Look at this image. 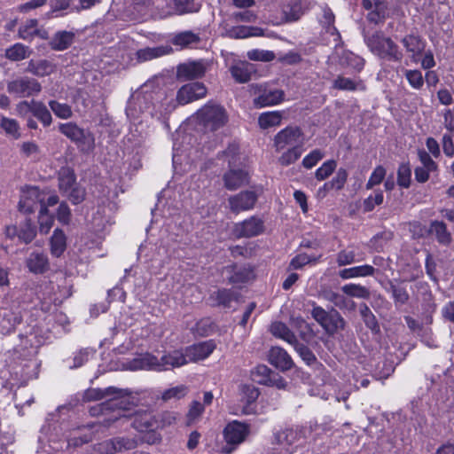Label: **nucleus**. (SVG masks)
Instances as JSON below:
<instances>
[{
    "label": "nucleus",
    "mask_w": 454,
    "mask_h": 454,
    "mask_svg": "<svg viewBox=\"0 0 454 454\" xmlns=\"http://www.w3.org/2000/svg\"><path fill=\"white\" fill-rule=\"evenodd\" d=\"M130 392L128 389L118 388L115 387H108L106 388H88L84 391L82 395L83 402H93L102 399L106 401L90 409L92 415L98 414L100 411L106 414L113 411V416L110 419L115 421L121 418L127 417L125 411L129 405V395Z\"/></svg>",
    "instance_id": "f257e3e1"
},
{
    "label": "nucleus",
    "mask_w": 454,
    "mask_h": 454,
    "mask_svg": "<svg viewBox=\"0 0 454 454\" xmlns=\"http://www.w3.org/2000/svg\"><path fill=\"white\" fill-rule=\"evenodd\" d=\"M188 363L185 353L173 350L163 355L160 359L150 353L140 355L126 363V368L130 371L152 370L162 372L176 367H181Z\"/></svg>",
    "instance_id": "f03ea898"
},
{
    "label": "nucleus",
    "mask_w": 454,
    "mask_h": 454,
    "mask_svg": "<svg viewBox=\"0 0 454 454\" xmlns=\"http://www.w3.org/2000/svg\"><path fill=\"white\" fill-rule=\"evenodd\" d=\"M364 40L370 51L379 59L387 61L401 62L403 53L399 46L381 30L372 34L364 32Z\"/></svg>",
    "instance_id": "7ed1b4c3"
},
{
    "label": "nucleus",
    "mask_w": 454,
    "mask_h": 454,
    "mask_svg": "<svg viewBox=\"0 0 454 454\" xmlns=\"http://www.w3.org/2000/svg\"><path fill=\"white\" fill-rule=\"evenodd\" d=\"M311 433L310 426L282 429L274 434L271 443L278 454H291L297 447L305 442Z\"/></svg>",
    "instance_id": "20e7f679"
},
{
    "label": "nucleus",
    "mask_w": 454,
    "mask_h": 454,
    "mask_svg": "<svg viewBox=\"0 0 454 454\" xmlns=\"http://www.w3.org/2000/svg\"><path fill=\"white\" fill-rule=\"evenodd\" d=\"M253 106L256 109L275 106L285 101L286 93L269 83H252L249 86Z\"/></svg>",
    "instance_id": "39448f33"
},
{
    "label": "nucleus",
    "mask_w": 454,
    "mask_h": 454,
    "mask_svg": "<svg viewBox=\"0 0 454 454\" xmlns=\"http://www.w3.org/2000/svg\"><path fill=\"white\" fill-rule=\"evenodd\" d=\"M199 124L205 131H215L228 121V114L223 106L208 102L196 113Z\"/></svg>",
    "instance_id": "423d86ee"
},
{
    "label": "nucleus",
    "mask_w": 454,
    "mask_h": 454,
    "mask_svg": "<svg viewBox=\"0 0 454 454\" xmlns=\"http://www.w3.org/2000/svg\"><path fill=\"white\" fill-rule=\"evenodd\" d=\"M311 316L315 321L329 334L333 335L339 330H343L346 322L341 315L334 309L327 311L324 308L312 303Z\"/></svg>",
    "instance_id": "0eeeda50"
},
{
    "label": "nucleus",
    "mask_w": 454,
    "mask_h": 454,
    "mask_svg": "<svg viewBox=\"0 0 454 454\" xmlns=\"http://www.w3.org/2000/svg\"><path fill=\"white\" fill-rule=\"evenodd\" d=\"M59 130L72 142L75 143L82 151H90L94 148L95 139L92 133L80 128L75 122L60 123Z\"/></svg>",
    "instance_id": "6e6552de"
},
{
    "label": "nucleus",
    "mask_w": 454,
    "mask_h": 454,
    "mask_svg": "<svg viewBox=\"0 0 454 454\" xmlns=\"http://www.w3.org/2000/svg\"><path fill=\"white\" fill-rule=\"evenodd\" d=\"M6 90L17 98H29L38 95L42 90V85L35 78L19 76L7 82Z\"/></svg>",
    "instance_id": "1a4fd4ad"
},
{
    "label": "nucleus",
    "mask_w": 454,
    "mask_h": 454,
    "mask_svg": "<svg viewBox=\"0 0 454 454\" xmlns=\"http://www.w3.org/2000/svg\"><path fill=\"white\" fill-rule=\"evenodd\" d=\"M303 132L298 126L289 125L278 131L273 139L276 151L279 152L293 146H302Z\"/></svg>",
    "instance_id": "9d476101"
},
{
    "label": "nucleus",
    "mask_w": 454,
    "mask_h": 454,
    "mask_svg": "<svg viewBox=\"0 0 454 454\" xmlns=\"http://www.w3.org/2000/svg\"><path fill=\"white\" fill-rule=\"evenodd\" d=\"M44 200L45 194L37 187H24L21 190L19 209L25 214L33 213L37 208L40 210L42 206H45Z\"/></svg>",
    "instance_id": "9b49d317"
},
{
    "label": "nucleus",
    "mask_w": 454,
    "mask_h": 454,
    "mask_svg": "<svg viewBox=\"0 0 454 454\" xmlns=\"http://www.w3.org/2000/svg\"><path fill=\"white\" fill-rule=\"evenodd\" d=\"M248 433L249 428L247 425L236 420L229 423L223 430V436L227 442V446L223 448V451L230 453L232 448L229 447V445H239L245 440Z\"/></svg>",
    "instance_id": "f8f14e48"
},
{
    "label": "nucleus",
    "mask_w": 454,
    "mask_h": 454,
    "mask_svg": "<svg viewBox=\"0 0 454 454\" xmlns=\"http://www.w3.org/2000/svg\"><path fill=\"white\" fill-rule=\"evenodd\" d=\"M418 158L421 165L414 169L415 180L424 184L428 181L431 174L438 172V165L424 149L418 150Z\"/></svg>",
    "instance_id": "ddd939ff"
},
{
    "label": "nucleus",
    "mask_w": 454,
    "mask_h": 454,
    "mask_svg": "<svg viewBox=\"0 0 454 454\" xmlns=\"http://www.w3.org/2000/svg\"><path fill=\"white\" fill-rule=\"evenodd\" d=\"M207 88L200 82L183 85L176 93V101L179 105H186L192 101L203 98L207 95Z\"/></svg>",
    "instance_id": "4468645a"
},
{
    "label": "nucleus",
    "mask_w": 454,
    "mask_h": 454,
    "mask_svg": "<svg viewBox=\"0 0 454 454\" xmlns=\"http://www.w3.org/2000/svg\"><path fill=\"white\" fill-rule=\"evenodd\" d=\"M264 231L263 221L257 216H251L237 223L233 233L237 238H252L262 234Z\"/></svg>",
    "instance_id": "2eb2a0df"
},
{
    "label": "nucleus",
    "mask_w": 454,
    "mask_h": 454,
    "mask_svg": "<svg viewBox=\"0 0 454 454\" xmlns=\"http://www.w3.org/2000/svg\"><path fill=\"white\" fill-rule=\"evenodd\" d=\"M257 200V194L254 191H243L231 196L228 199L229 207L231 212L239 213L252 209Z\"/></svg>",
    "instance_id": "dca6fc26"
},
{
    "label": "nucleus",
    "mask_w": 454,
    "mask_h": 454,
    "mask_svg": "<svg viewBox=\"0 0 454 454\" xmlns=\"http://www.w3.org/2000/svg\"><path fill=\"white\" fill-rule=\"evenodd\" d=\"M207 72V64L203 60L184 63L177 67V77L184 81L201 78Z\"/></svg>",
    "instance_id": "f3484780"
},
{
    "label": "nucleus",
    "mask_w": 454,
    "mask_h": 454,
    "mask_svg": "<svg viewBox=\"0 0 454 454\" xmlns=\"http://www.w3.org/2000/svg\"><path fill=\"white\" fill-rule=\"evenodd\" d=\"M215 349V343L213 340L202 341L185 348V356L189 362H198L208 357Z\"/></svg>",
    "instance_id": "a211bd4d"
},
{
    "label": "nucleus",
    "mask_w": 454,
    "mask_h": 454,
    "mask_svg": "<svg viewBox=\"0 0 454 454\" xmlns=\"http://www.w3.org/2000/svg\"><path fill=\"white\" fill-rule=\"evenodd\" d=\"M223 274L226 276L230 284L246 283L254 277L249 266H239L234 263L223 267Z\"/></svg>",
    "instance_id": "6ab92c4d"
},
{
    "label": "nucleus",
    "mask_w": 454,
    "mask_h": 454,
    "mask_svg": "<svg viewBox=\"0 0 454 454\" xmlns=\"http://www.w3.org/2000/svg\"><path fill=\"white\" fill-rule=\"evenodd\" d=\"M401 43L408 53H411V59L414 63L419 61V58L425 51L426 41L419 35L410 34L401 39Z\"/></svg>",
    "instance_id": "aec40b11"
},
{
    "label": "nucleus",
    "mask_w": 454,
    "mask_h": 454,
    "mask_svg": "<svg viewBox=\"0 0 454 454\" xmlns=\"http://www.w3.org/2000/svg\"><path fill=\"white\" fill-rule=\"evenodd\" d=\"M362 6L368 11L367 19L370 22L379 24L384 21L387 9V5L384 1L363 0Z\"/></svg>",
    "instance_id": "412c9836"
},
{
    "label": "nucleus",
    "mask_w": 454,
    "mask_h": 454,
    "mask_svg": "<svg viewBox=\"0 0 454 454\" xmlns=\"http://www.w3.org/2000/svg\"><path fill=\"white\" fill-rule=\"evenodd\" d=\"M135 442L126 438H114L104 441L98 444L97 451L99 454H114L115 451L130 450L134 448Z\"/></svg>",
    "instance_id": "4be33fe9"
},
{
    "label": "nucleus",
    "mask_w": 454,
    "mask_h": 454,
    "mask_svg": "<svg viewBox=\"0 0 454 454\" xmlns=\"http://www.w3.org/2000/svg\"><path fill=\"white\" fill-rule=\"evenodd\" d=\"M269 362L281 371L290 370L294 366L291 356L280 347H272L270 348L269 352Z\"/></svg>",
    "instance_id": "5701e85b"
},
{
    "label": "nucleus",
    "mask_w": 454,
    "mask_h": 454,
    "mask_svg": "<svg viewBox=\"0 0 454 454\" xmlns=\"http://www.w3.org/2000/svg\"><path fill=\"white\" fill-rule=\"evenodd\" d=\"M332 89L343 91H364L366 86L360 78H350L339 74L333 81Z\"/></svg>",
    "instance_id": "b1692460"
},
{
    "label": "nucleus",
    "mask_w": 454,
    "mask_h": 454,
    "mask_svg": "<svg viewBox=\"0 0 454 454\" xmlns=\"http://www.w3.org/2000/svg\"><path fill=\"white\" fill-rule=\"evenodd\" d=\"M74 36L75 35L72 31H58L51 37L49 45L54 51H65L73 44Z\"/></svg>",
    "instance_id": "393cba45"
},
{
    "label": "nucleus",
    "mask_w": 454,
    "mask_h": 454,
    "mask_svg": "<svg viewBox=\"0 0 454 454\" xmlns=\"http://www.w3.org/2000/svg\"><path fill=\"white\" fill-rule=\"evenodd\" d=\"M26 71L35 76L43 77L50 75L55 71V65L47 59H31L27 63Z\"/></svg>",
    "instance_id": "a878e982"
},
{
    "label": "nucleus",
    "mask_w": 454,
    "mask_h": 454,
    "mask_svg": "<svg viewBox=\"0 0 454 454\" xmlns=\"http://www.w3.org/2000/svg\"><path fill=\"white\" fill-rule=\"evenodd\" d=\"M157 423V416L151 412L137 414L132 421L133 427L140 432L159 429Z\"/></svg>",
    "instance_id": "bb28decb"
},
{
    "label": "nucleus",
    "mask_w": 454,
    "mask_h": 454,
    "mask_svg": "<svg viewBox=\"0 0 454 454\" xmlns=\"http://www.w3.org/2000/svg\"><path fill=\"white\" fill-rule=\"evenodd\" d=\"M29 271L35 274L44 273L49 269L47 255L43 253H31L26 261Z\"/></svg>",
    "instance_id": "cd10ccee"
},
{
    "label": "nucleus",
    "mask_w": 454,
    "mask_h": 454,
    "mask_svg": "<svg viewBox=\"0 0 454 454\" xmlns=\"http://www.w3.org/2000/svg\"><path fill=\"white\" fill-rule=\"evenodd\" d=\"M376 269L369 264L346 268L339 271V277L341 279H350L355 278H364L373 276Z\"/></svg>",
    "instance_id": "c85d7f7f"
},
{
    "label": "nucleus",
    "mask_w": 454,
    "mask_h": 454,
    "mask_svg": "<svg viewBox=\"0 0 454 454\" xmlns=\"http://www.w3.org/2000/svg\"><path fill=\"white\" fill-rule=\"evenodd\" d=\"M223 180L228 190H236L247 183V174L242 169H231L225 173Z\"/></svg>",
    "instance_id": "c756f323"
},
{
    "label": "nucleus",
    "mask_w": 454,
    "mask_h": 454,
    "mask_svg": "<svg viewBox=\"0 0 454 454\" xmlns=\"http://www.w3.org/2000/svg\"><path fill=\"white\" fill-rule=\"evenodd\" d=\"M254 72L255 68L254 65L247 62L239 63L231 68L232 77L239 83H245L250 81Z\"/></svg>",
    "instance_id": "7c9ffc66"
},
{
    "label": "nucleus",
    "mask_w": 454,
    "mask_h": 454,
    "mask_svg": "<svg viewBox=\"0 0 454 454\" xmlns=\"http://www.w3.org/2000/svg\"><path fill=\"white\" fill-rule=\"evenodd\" d=\"M282 111H270L262 113L258 117V125L262 129L278 127L283 120Z\"/></svg>",
    "instance_id": "2f4dec72"
},
{
    "label": "nucleus",
    "mask_w": 454,
    "mask_h": 454,
    "mask_svg": "<svg viewBox=\"0 0 454 454\" xmlns=\"http://www.w3.org/2000/svg\"><path fill=\"white\" fill-rule=\"evenodd\" d=\"M209 299L214 306H223L229 308L231 301L237 300V294L231 289H219L210 294Z\"/></svg>",
    "instance_id": "473e14b6"
},
{
    "label": "nucleus",
    "mask_w": 454,
    "mask_h": 454,
    "mask_svg": "<svg viewBox=\"0 0 454 454\" xmlns=\"http://www.w3.org/2000/svg\"><path fill=\"white\" fill-rule=\"evenodd\" d=\"M364 260V254H356L355 250L346 248L342 249L336 254V262L339 267H343L356 262H360Z\"/></svg>",
    "instance_id": "72a5a7b5"
},
{
    "label": "nucleus",
    "mask_w": 454,
    "mask_h": 454,
    "mask_svg": "<svg viewBox=\"0 0 454 454\" xmlns=\"http://www.w3.org/2000/svg\"><path fill=\"white\" fill-rule=\"evenodd\" d=\"M31 52L29 47L17 43L5 50L4 56L11 61H20L28 58Z\"/></svg>",
    "instance_id": "f704fd0d"
},
{
    "label": "nucleus",
    "mask_w": 454,
    "mask_h": 454,
    "mask_svg": "<svg viewBox=\"0 0 454 454\" xmlns=\"http://www.w3.org/2000/svg\"><path fill=\"white\" fill-rule=\"evenodd\" d=\"M76 183V177L74 171L68 168H61L59 175V188L65 194L72 189Z\"/></svg>",
    "instance_id": "c9c22d12"
},
{
    "label": "nucleus",
    "mask_w": 454,
    "mask_h": 454,
    "mask_svg": "<svg viewBox=\"0 0 454 454\" xmlns=\"http://www.w3.org/2000/svg\"><path fill=\"white\" fill-rule=\"evenodd\" d=\"M270 333L274 336L286 340L291 345H293L297 340L294 333L284 323L281 322L272 323L270 325Z\"/></svg>",
    "instance_id": "e433bc0d"
},
{
    "label": "nucleus",
    "mask_w": 454,
    "mask_h": 454,
    "mask_svg": "<svg viewBox=\"0 0 454 454\" xmlns=\"http://www.w3.org/2000/svg\"><path fill=\"white\" fill-rule=\"evenodd\" d=\"M32 106H34L32 109L33 116L40 121L43 127H49L52 122V117L45 104L42 101L35 100Z\"/></svg>",
    "instance_id": "4c0bfd02"
},
{
    "label": "nucleus",
    "mask_w": 454,
    "mask_h": 454,
    "mask_svg": "<svg viewBox=\"0 0 454 454\" xmlns=\"http://www.w3.org/2000/svg\"><path fill=\"white\" fill-rule=\"evenodd\" d=\"M66 235L60 229H55L53 235L51 239V254L59 257L60 256L67 247Z\"/></svg>",
    "instance_id": "58836bf2"
},
{
    "label": "nucleus",
    "mask_w": 454,
    "mask_h": 454,
    "mask_svg": "<svg viewBox=\"0 0 454 454\" xmlns=\"http://www.w3.org/2000/svg\"><path fill=\"white\" fill-rule=\"evenodd\" d=\"M282 12L286 21H295L303 14L301 2L292 0L283 6Z\"/></svg>",
    "instance_id": "ea45409f"
},
{
    "label": "nucleus",
    "mask_w": 454,
    "mask_h": 454,
    "mask_svg": "<svg viewBox=\"0 0 454 454\" xmlns=\"http://www.w3.org/2000/svg\"><path fill=\"white\" fill-rule=\"evenodd\" d=\"M359 312L366 327L372 333H379L380 331V325L371 309L365 303H363L360 305Z\"/></svg>",
    "instance_id": "a19ab883"
},
{
    "label": "nucleus",
    "mask_w": 454,
    "mask_h": 454,
    "mask_svg": "<svg viewBox=\"0 0 454 454\" xmlns=\"http://www.w3.org/2000/svg\"><path fill=\"white\" fill-rule=\"evenodd\" d=\"M200 38L198 34L193 33L192 31H184L176 34L172 43L175 45L181 47H191L194 44L199 43Z\"/></svg>",
    "instance_id": "79ce46f5"
},
{
    "label": "nucleus",
    "mask_w": 454,
    "mask_h": 454,
    "mask_svg": "<svg viewBox=\"0 0 454 454\" xmlns=\"http://www.w3.org/2000/svg\"><path fill=\"white\" fill-rule=\"evenodd\" d=\"M217 329L216 325L209 317L202 318L198 321L192 328L194 334L200 337L209 336L213 334Z\"/></svg>",
    "instance_id": "37998d69"
},
{
    "label": "nucleus",
    "mask_w": 454,
    "mask_h": 454,
    "mask_svg": "<svg viewBox=\"0 0 454 454\" xmlns=\"http://www.w3.org/2000/svg\"><path fill=\"white\" fill-rule=\"evenodd\" d=\"M188 393V387L185 385H178L168 389L164 390L160 396L157 395V399L163 402L171 400H180L184 398Z\"/></svg>",
    "instance_id": "c03bdc74"
},
{
    "label": "nucleus",
    "mask_w": 454,
    "mask_h": 454,
    "mask_svg": "<svg viewBox=\"0 0 454 454\" xmlns=\"http://www.w3.org/2000/svg\"><path fill=\"white\" fill-rule=\"evenodd\" d=\"M431 231L435 234L439 243L449 245L451 241V235L447 230V226L443 222L434 221L431 223Z\"/></svg>",
    "instance_id": "a18cd8bd"
},
{
    "label": "nucleus",
    "mask_w": 454,
    "mask_h": 454,
    "mask_svg": "<svg viewBox=\"0 0 454 454\" xmlns=\"http://www.w3.org/2000/svg\"><path fill=\"white\" fill-rule=\"evenodd\" d=\"M230 35L234 38H247L262 35V30L256 27L237 26L230 30Z\"/></svg>",
    "instance_id": "49530a36"
},
{
    "label": "nucleus",
    "mask_w": 454,
    "mask_h": 454,
    "mask_svg": "<svg viewBox=\"0 0 454 454\" xmlns=\"http://www.w3.org/2000/svg\"><path fill=\"white\" fill-rule=\"evenodd\" d=\"M341 290L344 294L350 297L368 299L370 296L369 290L365 286L359 284H346L341 287Z\"/></svg>",
    "instance_id": "de8ad7c7"
},
{
    "label": "nucleus",
    "mask_w": 454,
    "mask_h": 454,
    "mask_svg": "<svg viewBox=\"0 0 454 454\" xmlns=\"http://www.w3.org/2000/svg\"><path fill=\"white\" fill-rule=\"evenodd\" d=\"M402 72L403 75L405 76L407 82H409L410 86L417 90H419L422 89L424 85V77L422 75L421 71L418 69H405L403 68Z\"/></svg>",
    "instance_id": "09e8293b"
},
{
    "label": "nucleus",
    "mask_w": 454,
    "mask_h": 454,
    "mask_svg": "<svg viewBox=\"0 0 454 454\" xmlns=\"http://www.w3.org/2000/svg\"><path fill=\"white\" fill-rule=\"evenodd\" d=\"M1 325L4 330L6 332L12 331L15 326L21 322V317L20 314L11 310H4L2 314Z\"/></svg>",
    "instance_id": "8fccbe9b"
},
{
    "label": "nucleus",
    "mask_w": 454,
    "mask_h": 454,
    "mask_svg": "<svg viewBox=\"0 0 454 454\" xmlns=\"http://www.w3.org/2000/svg\"><path fill=\"white\" fill-rule=\"evenodd\" d=\"M49 106L53 114L60 119H69L73 115L72 108L66 103H60L57 100H50Z\"/></svg>",
    "instance_id": "3c124183"
},
{
    "label": "nucleus",
    "mask_w": 454,
    "mask_h": 454,
    "mask_svg": "<svg viewBox=\"0 0 454 454\" xmlns=\"http://www.w3.org/2000/svg\"><path fill=\"white\" fill-rule=\"evenodd\" d=\"M38 223L39 231L42 234H47L53 225L54 219L52 215H49V211L46 206L41 207L39 211Z\"/></svg>",
    "instance_id": "603ef678"
},
{
    "label": "nucleus",
    "mask_w": 454,
    "mask_h": 454,
    "mask_svg": "<svg viewBox=\"0 0 454 454\" xmlns=\"http://www.w3.org/2000/svg\"><path fill=\"white\" fill-rule=\"evenodd\" d=\"M303 150L302 146H293L282 153L278 161L283 166H288L294 163L301 155Z\"/></svg>",
    "instance_id": "864d4df0"
},
{
    "label": "nucleus",
    "mask_w": 454,
    "mask_h": 454,
    "mask_svg": "<svg viewBox=\"0 0 454 454\" xmlns=\"http://www.w3.org/2000/svg\"><path fill=\"white\" fill-rule=\"evenodd\" d=\"M152 98L153 97L151 94L138 96L135 104L138 106L142 113H145L151 117H154L158 114V112L155 110V105L150 102Z\"/></svg>",
    "instance_id": "5fc2aeb1"
},
{
    "label": "nucleus",
    "mask_w": 454,
    "mask_h": 454,
    "mask_svg": "<svg viewBox=\"0 0 454 454\" xmlns=\"http://www.w3.org/2000/svg\"><path fill=\"white\" fill-rule=\"evenodd\" d=\"M36 27V20H27L26 23L19 28L18 34L20 38L23 40H31L38 33Z\"/></svg>",
    "instance_id": "6e6d98bb"
},
{
    "label": "nucleus",
    "mask_w": 454,
    "mask_h": 454,
    "mask_svg": "<svg viewBox=\"0 0 454 454\" xmlns=\"http://www.w3.org/2000/svg\"><path fill=\"white\" fill-rule=\"evenodd\" d=\"M387 292L391 293L395 304H405L409 300V294L406 289L401 286L390 283Z\"/></svg>",
    "instance_id": "4d7b16f0"
},
{
    "label": "nucleus",
    "mask_w": 454,
    "mask_h": 454,
    "mask_svg": "<svg viewBox=\"0 0 454 454\" xmlns=\"http://www.w3.org/2000/svg\"><path fill=\"white\" fill-rule=\"evenodd\" d=\"M337 162L334 160H328L325 161L315 172V177L318 181H323L328 178L335 170Z\"/></svg>",
    "instance_id": "13d9d810"
},
{
    "label": "nucleus",
    "mask_w": 454,
    "mask_h": 454,
    "mask_svg": "<svg viewBox=\"0 0 454 454\" xmlns=\"http://www.w3.org/2000/svg\"><path fill=\"white\" fill-rule=\"evenodd\" d=\"M411 169L409 163H402L397 170V184L403 188H409L411 185Z\"/></svg>",
    "instance_id": "bf43d9fd"
},
{
    "label": "nucleus",
    "mask_w": 454,
    "mask_h": 454,
    "mask_svg": "<svg viewBox=\"0 0 454 454\" xmlns=\"http://www.w3.org/2000/svg\"><path fill=\"white\" fill-rule=\"evenodd\" d=\"M384 196L381 190H376L374 195H370L363 201L364 212H371L376 206H380L383 203Z\"/></svg>",
    "instance_id": "052dcab7"
},
{
    "label": "nucleus",
    "mask_w": 454,
    "mask_h": 454,
    "mask_svg": "<svg viewBox=\"0 0 454 454\" xmlns=\"http://www.w3.org/2000/svg\"><path fill=\"white\" fill-rule=\"evenodd\" d=\"M36 235L35 228L29 219H27L19 231V239L22 242L30 243Z\"/></svg>",
    "instance_id": "680f3d73"
},
{
    "label": "nucleus",
    "mask_w": 454,
    "mask_h": 454,
    "mask_svg": "<svg viewBox=\"0 0 454 454\" xmlns=\"http://www.w3.org/2000/svg\"><path fill=\"white\" fill-rule=\"evenodd\" d=\"M293 345L299 356L308 365H311L317 362V358L314 353L309 347L303 343L299 342L298 340H296Z\"/></svg>",
    "instance_id": "e2e57ef3"
},
{
    "label": "nucleus",
    "mask_w": 454,
    "mask_h": 454,
    "mask_svg": "<svg viewBox=\"0 0 454 454\" xmlns=\"http://www.w3.org/2000/svg\"><path fill=\"white\" fill-rule=\"evenodd\" d=\"M247 58L254 61L270 62L275 59V53L271 51L254 49L248 51L247 53Z\"/></svg>",
    "instance_id": "0e129e2a"
},
{
    "label": "nucleus",
    "mask_w": 454,
    "mask_h": 454,
    "mask_svg": "<svg viewBox=\"0 0 454 454\" xmlns=\"http://www.w3.org/2000/svg\"><path fill=\"white\" fill-rule=\"evenodd\" d=\"M137 54L140 61H147L163 56L166 51L163 47L145 48L139 50Z\"/></svg>",
    "instance_id": "69168bd1"
},
{
    "label": "nucleus",
    "mask_w": 454,
    "mask_h": 454,
    "mask_svg": "<svg viewBox=\"0 0 454 454\" xmlns=\"http://www.w3.org/2000/svg\"><path fill=\"white\" fill-rule=\"evenodd\" d=\"M0 126L6 134L13 137L14 138L20 137V126L16 120L3 117L0 122Z\"/></svg>",
    "instance_id": "338daca9"
},
{
    "label": "nucleus",
    "mask_w": 454,
    "mask_h": 454,
    "mask_svg": "<svg viewBox=\"0 0 454 454\" xmlns=\"http://www.w3.org/2000/svg\"><path fill=\"white\" fill-rule=\"evenodd\" d=\"M204 405L199 401H193L190 404L189 411L187 412V425L194 423L204 412Z\"/></svg>",
    "instance_id": "774afa93"
}]
</instances>
